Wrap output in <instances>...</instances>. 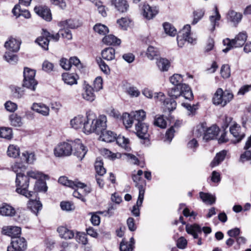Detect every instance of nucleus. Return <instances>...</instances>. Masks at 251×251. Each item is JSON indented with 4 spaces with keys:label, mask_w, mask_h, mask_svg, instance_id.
Listing matches in <instances>:
<instances>
[{
    "label": "nucleus",
    "mask_w": 251,
    "mask_h": 251,
    "mask_svg": "<svg viewBox=\"0 0 251 251\" xmlns=\"http://www.w3.org/2000/svg\"><path fill=\"white\" fill-rule=\"evenodd\" d=\"M204 11L202 9H198L193 12L194 19L192 24L196 25L203 16Z\"/></svg>",
    "instance_id": "54"
},
{
    "label": "nucleus",
    "mask_w": 251,
    "mask_h": 251,
    "mask_svg": "<svg viewBox=\"0 0 251 251\" xmlns=\"http://www.w3.org/2000/svg\"><path fill=\"white\" fill-rule=\"evenodd\" d=\"M60 26L66 28H75L78 27L79 25L77 22L75 20L69 19L59 23Z\"/></svg>",
    "instance_id": "38"
},
{
    "label": "nucleus",
    "mask_w": 251,
    "mask_h": 251,
    "mask_svg": "<svg viewBox=\"0 0 251 251\" xmlns=\"http://www.w3.org/2000/svg\"><path fill=\"white\" fill-rule=\"evenodd\" d=\"M135 125L137 136L145 141H149L150 135L148 133V125L143 122L136 123Z\"/></svg>",
    "instance_id": "11"
},
{
    "label": "nucleus",
    "mask_w": 251,
    "mask_h": 251,
    "mask_svg": "<svg viewBox=\"0 0 251 251\" xmlns=\"http://www.w3.org/2000/svg\"><path fill=\"white\" fill-rule=\"evenodd\" d=\"M59 183L62 185L75 189V187H83L85 184L79 181L77 179L72 181L68 179L66 176H60L58 179Z\"/></svg>",
    "instance_id": "17"
},
{
    "label": "nucleus",
    "mask_w": 251,
    "mask_h": 251,
    "mask_svg": "<svg viewBox=\"0 0 251 251\" xmlns=\"http://www.w3.org/2000/svg\"><path fill=\"white\" fill-rule=\"evenodd\" d=\"M154 98L156 101L162 103V108L164 112L174 111L176 107V102L173 99L165 98V96L162 92L155 94Z\"/></svg>",
    "instance_id": "7"
},
{
    "label": "nucleus",
    "mask_w": 251,
    "mask_h": 251,
    "mask_svg": "<svg viewBox=\"0 0 251 251\" xmlns=\"http://www.w3.org/2000/svg\"><path fill=\"white\" fill-rule=\"evenodd\" d=\"M117 143L121 147L126 151H129L130 147L129 146V139L125 138L124 136L119 135L117 138L115 137Z\"/></svg>",
    "instance_id": "39"
},
{
    "label": "nucleus",
    "mask_w": 251,
    "mask_h": 251,
    "mask_svg": "<svg viewBox=\"0 0 251 251\" xmlns=\"http://www.w3.org/2000/svg\"><path fill=\"white\" fill-rule=\"evenodd\" d=\"M158 68L161 71H167L170 67V62L165 58H160L156 62Z\"/></svg>",
    "instance_id": "45"
},
{
    "label": "nucleus",
    "mask_w": 251,
    "mask_h": 251,
    "mask_svg": "<svg viewBox=\"0 0 251 251\" xmlns=\"http://www.w3.org/2000/svg\"><path fill=\"white\" fill-rule=\"evenodd\" d=\"M133 250L132 243H128V242L123 240L120 246V251H132Z\"/></svg>",
    "instance_id": "62"
},
{
    "label": "nucleus",
    "mask_w": 251,
    "mask_h": 251,
    "mask_svg": "<svg viewBox=\"0 0 251 251\" xmlns=\"http://www.w3.org/2000/svg\"><path fill=\"white\" fill-rule=\"evenodd\" d=\"M247 34L246 32H240L233 39L235 48H239L243 46L247 39Z\"/></svg>",
    "instance_id": "26"
},
{
    "label": "nucleus",
    "mask_w": 251,
    "mask_h": 251,
    "mask_svg": "<svg viewBox=\"0 0 251 251\" xmlns=\"http://www.w3.org/2000/svg\"><path fill=\"white\" fill-rule=\"evenodd\" d=\"M35 12L47 21H50L52 17L50 10L46 6H36L34 8Z\"/></svg>",
    "instance_id": "15"
},
{
    "label": "nucleus",
    "mask_w": 251,
    "mask_h": 251,
    "mask_svg": "<svg viewBox=\"0 0 251 251\" xmlns=\"http://www.w3.org/2000/svg\"><path fill=\"white\" fill-rule=\"evenodd\" d=\"M12 169L17 175L18 174H22V172L26 169V167L22 162H15L12 166Z\"/></svg>",
    "instance_id": "55"
},
{
    "label": "nucleus",
    "mask_w": 251,
    "mask_h": 251,
    "mask_svg": "<svg viewBox=\"0 0 251 251\" xmlns=\"http://www.w3.org/2000/svg\"><path fill=\"white\" fill-rule=\"evenodd\" d=\"M64 82L68 85H72L77 83L78 76L74 74L64 73L62 75Z\"/></svg>",
    "instance_id": "31"
},
{
    "label": "nucleus",
    "mask_w": 251,
    "mask_h": 251,
    "mask_svg": "<svg viewBox=\"0 0 251 251\" xmlns=\"http://www.w3.org/2000/svg\"><path fill=\"white\" fill-rule=\"evenodd\" d=\"M42 205L40 201L30 199L28 203V208L36 215L41 209Z\"/></svg>",
    "instance_id": "37"
},
{
    "label": "nucleus",
    "mask_w": 251,
    "mask_h": 251,
    "mask_svg": "<svg viewBox=\"0 0 251 251\" xmlns=\"http://www.w3.org/2000/svg\"><path fill=\"white\" fill-rule=\"evenodd\" d=\"M26 247L25 239L19 236L11 240V245L7 247V251H24Z\"/></svg>",
    "instance_id": "9"
},
{
    "label": "nucleus",
    "mask_w": 251,
    "mask_h": 251,
    "mask_svg": "<svg viewBox=\"0 0 251 251\" xmlns=\"http://www.w3.org/2000/svg\"><path fill=\"white\" fill-rule=\"evenodd\" d=\"M143 10L144 17L148 20L152 19L158 13V10L156 7H151L148 4H144Z\"/></svg>",
    "instance_id": "21"
},
{
    "label": "nucleus",
    "mask_w": 251,
    "mask_h": 251,
    "mask_svg": "<svg viewBox=\"0 0 251 251\" xmlns=\"http://www.w3.org/2000/svg\"><path fill=\"white\" fill-rule=\"evenodd\" d=\"M59 34L62 35L63 38L67 40H71L72 38V35L70 30L66 28L60 29L59 33L55 34H52L46 29H43L41 36L37 38L36 42L43 49L48 50L50 40L52 39L55 42L58 41L60 37Z\"/></svg>",
    "instance_id": "1"
},
{
    "label": "nucleus",
    "mask_w": 251,
    "mask_h": 251,
    "mask_svg": "<svg viewBox=\"0 0 251 251\" xmlns=\"http://www.w3.org/2000/svg\"><path fill=\"white\" fill-rule=\"evenodd\" d=\"M59 236L65 239H71L74 236V233L72 230H69L64 226H59L57 228Z\"/></svg>",
    "instance_id": "29"
},
{
    "label": "nucleus",
    "mask_w": 251,
    "mask_h": 251,
    "mask_svg": "<svg viewBox=\"0 0 251 251\" xmlns=\"http://www.w3.org/2000/svg\"><path fill=\"white\" fill-rule=\"evenodd\" d=\"M138 189L139 195L136 204L133 206L132 209L131 210L132 215L135 217H139L140 216V207L142 206L145 192V189L143 186H139Z\"/></svg>",
    "instance_id": "12"
},
{
    "label": "nucleus",
    "mask_w": 251,
    "mask_h": 251,
    "mask_svg": "<svg viewBox=\"0 0 251 251\" xmlns=\"http://www.w3.org/2000/svg\"><path fill=\"white\" fill-rule=\"evenodd\" d=\"M240 127L237 125H234L230 127V133L236 138V141H234V143L239 142L245 136L244 133H240L239 130Z\"/></svg>",
    "instance_id": "30"
},
{
    "label": "nucleus",
    "mask_w": 251,
    "mask_h": 251,
    "mask_svg": "<svg viewBox=\"0 0 251 251\" xmlns=\"http://www.w3.org/2000/svg\"><path fill=\"white\" fill-rule=\"evenodd\" d=\"M16 210L11 205L3 203L0 205V215L5 217H13L16 214Z\"/></svg>",
    "instance_id": "18"
},
{
    "label": "nucleus",
    "mask_w": 251,
    "mask_h": 251,
    "mask_svg": "<svg viewBox=\"0 0 251 251\" xmlns=\"http://www.w3.org/2000/svg\"><path fill=\"white\" fill-rule=\"evenodd\" d=\"M12 12L17 17L22 16L28 19L31 17L29 11L28 10L22 9L20 5H16L12 10Z\"/></svg>",
    "instance_id": "27"
},
{
    "label": "nucleus",
    "mask_w": 251,
    "mask_h": 251,
    "mask_svg": "<svg viewBox=\"0 0 251 251\" xmlns=\"http://www.w3.org/2000/svg\"><path fill=\"white\" fill-rule=\"evenodd\" d=\"M168 95L174 100L180 96H183L185 99L190 100L193 99L192 92L189 86L186 84L173 86L169 90Z\"/></svg>",
    "instance_id": "3"
},
{
    "label": "nucleus",
    "mask_w": 251,
    "mask_h": 251,
    "mask_svg": "<svg viewBox=\"0 0 251 251\" xmlns=\"http://www.w3.org/2000/svg\"><path fill=\"white\" fill-rule=\"evenodd\" d=\"M82 96L84 100L89 101H93L96 98L93 88L88 84L86 85L84 87V92L82 94Z\"/></svg>",
    "instance_id": "24"
},
{
    "label": "nucleus",
    "mask_w": 251,
    "mask_h": 251,
    "mask_svg": "<svg viewBox=\"0 0 251 251\" xmlns=\"http://www.w3.org/2000/svg\"><path fill=\"white\" fill-rule=\"evenodd\" d=\"M214 9L215 15L210 16L209 18L210 21L213 26V30H214L215 28L217 21H219L221 18V16L218 11L217 6H215Z\"/></svg>",
    "instance_id": "56"
},
{
    "label": "nucleus",
    "mask_w": 251,
    "mask_h": 251,
    "mask_svg": "<svg viewBox=\"0 0 251 251\" xmlns=\"http://www.w3.org/2000/svg\"><path fill=\"white\" fill-rule=\"evenodd\" d=\"M226 154V150H223L217 153L211 163V166L214 167L220 164L225 159Z\"/></svg>",
    "instance_id": "34"
},
{
    "label": "nucleus",
    "mask_w": 251,
    "mask_h": 251,
    "mask_svg": "<svg viewBox=\"0 0 251 251\" xmlns=\"http://www.w3.org/2000/svg\"><path fill=\"white\" fill-rule=\"evenodd\" d=\"M206 124L202 123L198 125L195 130L194 131L193 134L195 137L197 138L201 137L204 135L205 130L206 129Z\"/></svg>",
    "instance_id": "40"
},
{
    "label": "nucleus",
    "mask_w": 251,
    "mask_h": 251,
    "mask_svg": "<svg viewBox=\"0 0 251 251\" xmlns=\"http://www.w3.org/2000/svg\"><path fill=\"white\" fill-rule=\"evenodd\" d=\"M22 156L25 159L26 163L28 164L32 163L35 160V154L32 152L25 151L22 153Z\"/></svg>",
    "instance_id": "57"
},
{
    "label": "nucleus",
    "mask_w": 251,
    "mask_h": 251,
    "mask_svg": "<svg viewBox=\"0 0 251 251\" xmlns=\"http://www.w3.org/2000/svg\"><path fill=\"white\" fill-rule=\"evenodd\" d=\"M158 53V50L152 46H150L147 49L146 55L148 58L151 60L157 56Z\"/></svg>",
    "instance_id": "61"
},
{
    "label": "nucleus",
    "mask_w": 251,
    "mask_h": 251,
    "mask_svg": "<svg viewBox=\"0 0 251 251\" xmlns=\"http://www.w3.org/2000/svg\"><path fill=\"white\" fill-rule=\"evenodd\" d=\"M93 123V118L91 116L89 115L85 117V122H84L83 125L84 132L87 134L95 132Z\"/></svg>",
    "instance_id": "25"
},
{
    "label": "nucleus",
    "mask_w": 251,
    "mask_h": 251,
    "mask_svg": "<svg viewBox=\"0 0 251 251\" xmlns=\"http://www.w3.org/2000/svg\"><path fill=\"white\" fill-rule=\"evenodd\" d=\"M85 117L78 115L75 117L70 121V124L72 127L75 129H78L83 126L84 122H85Z\"/></svg>",
    "instance_id": "35"
},
{
    "label": "nucleus",
    "mask_w": 251,
    "mask_h": 251,
    "mask_svg": "<svg viewBox=\"0 0 251 251\" xmlns=\"http://www.w3.org/2000/svg\"><path fill=\"white\" fill-rule=\"evenodd\" d=\"M106 122L107 118L104 115H100L98 118L93 119L95 132L97 134H100L103 130L106 129Z\"/></svg>",
    "instance_id": "13"
},
{
    "label": "nucleus",
    "mask_w": 251,
    "mask_h": 251,
    "mask_svg": "<svg viewBox=\"0 0 251 251\" xmlns=\"http://www.w3.org/2000/svg\"><path fill=\"white\" fill-rule=\"evenodd\" d=\"M95 32L101 35H105L109 32L108 27L101 24H96L93 27Z\"/></svg>",
    "instance_id": "52"
},
{
    "label": "nucleus",
    "mask_w": 251,
    "mask_h": 251,
    "mask_svg": "<svg viewBox=\"0 0 251 251\" xmlns=\"http://www.w3.org/2000/svg\"><path fill=\"white\" fill-rule=\"evenodd\" d=\"M191 26L189 25H186L178 32L177 36V41L179 47H182L185 42L193 43L195 40L190 37Z\"/></svg>",
    "instance_id": "8"
},
{
    "label": "nucleus",
    "mask_w": 251,
    "mask_h": 251,
    "mask_svg": "<svg viewBox=\"0 0 251 251\" xmlns=\"http://www.w3.org/2000/svg\"><path fill=\"white\" fill-rule=\"evenodd\" d=\"M26 175L29 178L31 177L34 179H41L43 177L47 176L42 173L37 171H28Z\"/></svg>",
    "instance_id": "60"
},
{
    "label": "nucleus",
    "mask_w": 251,
    "mask_h": 251,
    "mask_svg": "<svg viewBox=\"0 0 251 251\" xmlns=\"http://www.w3.org/2000/svg\"><path fill=\"white\" fill-rule=\"evenodd\" d=\"M24 80L23 86L32 91H35L38 84L35 79L36 72L34 70L25 67L24 71Z\"/></svg>",
    "instance_id": "5"
},
{
    "label": "nucleus",
    "mask_w": 251,
    "mask_h": 251,
    "mask_svg": "<svg viewBox=\"0 0 251 251\" xmlns=\"http://www.w3.org/2000/svg\"><path fill=\"white\" fill-rule=\"evenodd\" d=\"M122 120L123 124L126 128L130 127L134 121L132 114L130 115L127 113L123 114Z\"/></svg>",
    "instance_id": "44"
},
{
    "label": "nucleus",
    "mask_w": 251,
    "mask_h": 251,
    "mask_svg": "<svg viewBox=\"0 0 251 251\" xmlns=\"http://www.w3.org/2000/svg\"><path fill=\"white\" fill-rule=\"evenodd\" d=\"M1 233L13 238H17L21 233V229L16 226H4L1 229Z\"/></svg>",
    "instance_id": "14"
},
{
    "label": "nucleus",
    "mask_w": 251,
    "mask_h": 251,
    "mask_svg": "<svg viewBox=\"0 0 251 251\" xmlns=\"http://www.w3.org/2000/svg\"><path fill=\"white\" fill-rule=\"evenodd\" d=\"M12 137V129L8 127L0 128V137L10 139Z\"/></svg>",
    "instance_id": "49"
},
{
    "label": "nucleus",
    "mask_w": 251,
    "mask_h": 251,
    "mask_svg": "<svg viewBox=\"0 0 251 251\" xmlns=\"http://www.w3.org/2000/svg\"><path fill=\"white\" fill-rule=\"evenodd\" d=\"M73 141L63 142L58 144L54 149L56 157H63L71 155L73 152Z\"/></svg>",
    "instance_id": "6"
},
{
    "label": "nucleus",
    "mask_w": 251,
    "mask_h": 251,
    "mask_svg": "<svg viewBox=\"0 0 251 251\" xmlns=\"http://www.w3.org/2000/svg\"><path fill=\"white\" fill-rule=\"evenodd\" d=\"M218 132L219 128L216 126H213L208 128L206 126V129L203 135V139L205 141L213 140L218 135Z\"/></svg>",
    "instance_id": "19"
},
{
    "label": "nucleus",
    "mask_w": 251,
    "mask_h": 251,
    "mask_svg": "<svg viewBox=\"0 0 251 251\" xmlns=\"http://www.w3.org/2000/svg\"><path fill=\"white\" fill-rule=\"evenodd\" d=\"M102 160L97 158L95 164V168L97 175L102 176L106 173V169L103 167Z\"/></svg>",
    "instance_id": "41"
},
{
    "label": "nucleus",
    "mask_w": 251,
    "mask_h": 251,
    "mask_svg": "<svg viewBox=\"0 0 251 251\" xmlns=\"http://www.w3.org/2000/svg\"><path fill=\"white\" fill-rule=\"evenodd\" d=\"M134 121L137 123L142 122L146 118V112L143 110L133 112L131 114Z\"/></svg>",
    "instance_id": "47"
},
{
    "label": "nucleus",
    "mask_w": 251,
    "mask_h": 251,
    "mask_svg": "<svg viewBox=\"0 0 251 251\" xmlns=\"http://www.w3.org/2000/svg\"><path fill=\"white\" fill-rule=\"evenodd\" d=\"M246 151L240 156V160L244 162L245 160H251V135L249 136L244 147Z\"/></svg>",
    "instance_id": "20"
},
{
    "label": "nucleus",
    "mask_w": 251,
    "mask_h": 251,
    "mask_svg": "<svg viewBox=\"0 0 251 251\" xmlns=\"http://www.w3.org/2000/svg\"><path fill=\"white\" fill-rule=\"evenodd\" d=\"M233 39L230 40L229 38H226L223 40V44L226 46V48L223 50V51L225 53L227 52L229 50H231L234 47V44H233Z\"/></svg>",
    "instance_id": "59"
},
{
    "label": "nucleus",
    "mask_w": 251,
    "mask_h": 251,
    "mask_svg": "<svg viewBox=\"0 0 251 251\" xmlns=\"http://www.w3.org/2000/svg\"><path fill=\"white\" fill-rule=\"evenodd\" d=\"M73 153L80 160H81L87 152V150L82 144L81 141L78 139H75L73 142Z\"/></svg>",
    "instance_id": "10"
},
{
    "label": "nucleus",
    "mask_w": 251,
    "mask_h": 251,
    "mask_svg": "<svg viewBox=\"0 0 251 251\" xmlns=\"http://www.w3.org/2000/svg\"><path fill=\"white\" fill-rule=\"evenodd\" d=\"M227 20L236 25L242 20V15L230 9L226 14Z\"/></svg>",
    "instance_id": "23"
},
{
    "label": "nucleus",
    "mask_w": 251,
    "mask_h": 251,
    "mask_svg": "<svg viewBox=\"0 0 251 251\" xmlns=\"http://www.w3.org/2000/svg\"><path fill=\"white\" fill-rule=\"evenodd\" d=\"M100 139L104 142L109 143L112 142L115 140V134L109 130H103L100 133Z\"/></svg>",
    "instance_id": "33"
},
{
    "label": "nucleus",
    "mask_w": 251,
    "mask_h": 251,
    "mask_svg": "<svg viewBox=\"0 0 251 251\" xmlns=\"http://www.w3.org/2000/svg\"><path fill=\"white\" fill-rule=\"evenodd\" d=\"M233 98V95L229 91H223L219 88L214 94L212 98L213 103L215 105L226 106Z\"/></svg>",
    "instance_id": "4"
},
{
    "label": "nucleus",
    "mask_w": 251,
    "mask_h": 251,
    "mask_svg": "<svg viewBox=\"0 0 251 251\" xmlns=\"http://www.w3.org/2000/svg\"><path fill=\"white\" fill-rule=\"evenodd\" d=\"M29 178L28 176L24 174H18L16 175L15 180L17 188L16 192L27 198H30L33 195H35V192L28 191L27 188L29 186Z\"/></svg>",
    "instance_id": "2"
},
{
    "label": "nucleus",
    "mask_w": 251,
    "mask_h": 251,
    "mask_svg": "<svg viewBox=\"0 0 251 251\" xmlns=\"http://www.w3.org/2000/svg\"><path fill=\"white\" fill-rule=\"evenodd\" d=\"M200 197L205 203L212 204L215 202L216 198L209 193L201 192L200 193Z\"/></svg>",
    "instance_id": "42"
},
{
    "label": "nucleus",
    "mask_w": 251,
    "mask_h": 251,
    "mask_svg": "<svg viewBox=\"0 0 251 251\" xmlns=\"http://www.w3.org/2000/svg\"><path fill=\"white\" fill-rule=\"evenodd\" d=\"M153 124L155 126L161 128H165L167 126V122L164 119L163 116L161 115L157 116L155 117Z\"/></svg>",
    "instance_id": "51"
},
{
    "label": "nucleus",
    "mask_w": 251,
    "mask_h": 251,
    "mask_svg": "<svg viewBox=\"0 0 251 251\" xmlns=\"http://www.w3.org/2000/svg\"><path fill=\"white\" fill-rule=\"evenodd\" d=\"M130 20L126 18H122L117 20V23L123 30H126L129 25Z\"/></svg>",
    "instance_id": "64"
},
{
    "label": "nucleus",
    "mask_w": 251,
    "mask_h": 251,
    "mask_svg": "<svg viewBox=\"0 0 251 251\" xmlns=\"http://www.w3.org/2000/svg\"><path fill=\"white\" fill-rule=\"evenodd\" d=\"M102 42L107 45L113 46L119 45L121 42L120 39L112 34L105 36L103 38Z\"/></svg>",
    "instance_id": "36"
},
{
    "label": "nucleus",
    "mask_w": 251,
    "mask_h": 251,
    "mask_svg": "<svg viewBox=\"0 0 251 251\" xmlns=\"http://www.w3.org/2000/svg\"><path fill=\"white\" fill-rule=\"evenodd\" d=\"M111 3L118 11L122 13L126 12L129 7L126 0H111Z\"/></svg>",
    "instance_id": "22"
},
{
    "label": "nucleus",
    "mask_w": 251,
    "mask_h": 251,
    "mask_svg": "<svg viewBox=\"0 0 251 251\" xmlns=\"http://www.w3.org/2000/svg\"><path fill=\"white\" fill-rule=\"evenodd\" d=\"M115 50L111 48H105L101 51V56L103 59L111 61L115 59Z\"/></svg>",
    "instance_id": "32"
},
{
    "label": "nucleus",
    "mask_w": 251,
    "mask_h": 251,
    "mask_svg": "<svg viewBox=\"0 0 251 251\" xmlns=\"http://www.w3.org/2000/svg\"><path fill=\"white\" fill-rule=\"evenodd\" d=\"M4 57L6 61L10 64H14L18 61L17 55L10 51L5 52Z\"/></svg>",
    "instance_id": "50"
},
{
    "label": "nucleus",
    "mask_w": 251,
    "mask_h": 251,
    "mask_svg": "<svg viewBox=\"0 0 251 251\" xmlns=\"http://www.w3.org/2000/svg\"><path fill=\"white\" fill-rule=\"evenodd\" d=\"M163 26L164 31L167 34L171 36H175L176 35V30L171 24L165 23Z\"/></svg>",
    "instance_id": "46"
},
{
    "label": "nucleus",
    "mask_w": 251,
    "mask_h": 251,
    "mask_svg": "<svg viewBox=\"0 0 251 251\" xmlns=\"http://www.w3.org/2000/svg\"><path fill=\"white\" fill-rule=\"evenodd\" d=\"M21 42L14 38L10 37L9 40L5 42L4 47L6 49L12 52H17L20 48Z\"/></svg>",
    "instance_id": "16"
},
{
    "label": "nucleus",
    "mask_w": 251,
    "mask_h": 251,
    "mask_svg": "<svg viewBox=\"0 0 251 251\" xmlns=\"http://www.w3.org/2000/svg\"><path fill=\"white\" fill-rule=\"evenodd\" d=\"M11 125L15 127L22 126L23 123L21 117L16 114H13L10 116Z\"/></svg>",
    "instance_id": "48"
},
{
    "label": "nucleus",
    "mask_w": 251,
    "mask_h": 251,
    "mask_svg": "<svg viewBox=\"0 0 251 251\" xmlns=\"http://www.w3.org/2000/svg\"><path fill=\"white\" fill-rule=\"evenodd\" d=\"M31 109L44 116H47L49 114V108L43 104L34 103L33 104Z\"/></svg>",
    "instance_id": "28"
},
{
    "label": "nucleus",
    "mask_w": 251,
    "mask_h": 251,
    "mask_svg": "<svg viewBox=\"0 0 251 251\" xmlns=\"http://www.w3.org/2000/svg\"><path fill=\"white\" fill-rule=\"evenodd\" d=\"M7 153L8 156L16 158L20 155V149L17 146L10 145L8 148Z\"/></svg>",
    "instance_id": "43"
},
{
    "label": "nucleus",
    "mask_w": 251,
    "mask_h": 251,
    "mask_svg": "<svg viewBox=\"0 0 251 251\" xmlns=\"http://www.w3.org/2000/svg\"><path fill=\"white\" fill-rule=\"evenodd\" d=\"M170 81L171 83L174 86L181 85L182 81V78L180 75L175 74L170 77Z\"/></svg>",
    "instance_id": "58"
},
{
    "label": "nucleus",
    "mask_w": 251,
    "mask_h": 251,
    "mask_svg": "<svg viewBox=\"0 0 251 251\" xmlns=\"http://www.w3.org/2000/svg\"><path fill=\"white\" fill-rule=\"evenodd\" d=\"M47 189L48 187L46 182L40 180L36 181L34 185V190L35 191L46 192Z\"/></svg>",
    "instance_id": "53"
},
{
    "label": "nucleus",
    "mask_w": 251,
    "mask_h": 251,
    "mask_svg": "<svg viewBox=\"0 0 251 251\" xmlns=\"http://www.w3.org/2000/svg\"><path fill=\"white\" fill-rule=\"evenodd\" d=\"M221 76L224 78H227L230 76V70L228 65H223L221 69Z\"/></svg>",
    "instance_id": "63"
}]
</instances>
